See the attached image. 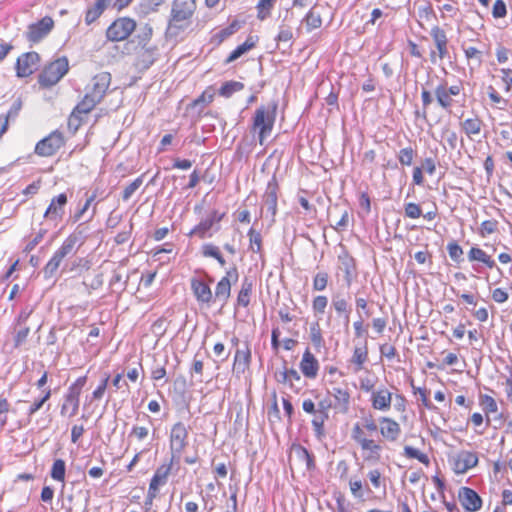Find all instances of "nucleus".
<instances>
[{"label": "nucleus", "mask_w": 512, "mask_h": 512, "mask_svg": "<svg viewBox=\"0 0 512 512\" xmlns=\"http://www.w3.org/2000/svg\"><path fill=\"white\" fill-rule=\"evenodd\" d=\"M368 361V346L364 342L361 346H355L353 355L349 359V368L353 373H358L364 368V364Z\"/></svg>", "instance_id": "obj_21"}, {"label": "nucleus", "mask_w": 512, "mask_h": 512, "mask_svg": "<svg viewBox=\"0 0 512 512\" xmlns=\"http://www.w3.org/2000/svg\"><path fill=\"white\" fill-rule=\"evenodd\" d=\"M66 465L64 460L56 459L52 465L51 469V477L56 481H64L65 478Z\"/></svg>", "instance_id": "obj_48"}, {"label": "nucleus", "mask_w": 512, "mask_h": 512, "mask_svg": "<svg viewBox=\"0 0 512 512\" xmlns=\"http://www.w3.org/2000/svg\"><path fill=\"white\" fill-rule=\"evenodd\" d=\"M309 337L316 349H320L324 345L322 331L318 322H314L310 325Z\"/></svg>", "instance_id": "obj_45"}, {"label": "nucleus", "mask_w": 512, "mask_h": 512, "mask_svg": "<svg viewBox=\"0 0 512 512\" xmlns=\"http://www.w3.org/2000/svg\"><path fill=\"white\" fill-rule=\"evenodd\" d=\"M339 260L341 261V264L343 266V270L345 272V278L348 283H350L353 272H354V260L352 257L348 256L347 254L343 256H339Z\"/></svg>", "instance_id": "obj_52"}, {"label": "nucleus", "mask_w": 512, "mask_h": 512, "mask_svg": "<svg viewBox=\"0 0 512 512\" xmlns=\"http://www.w3.org/2000/svg\"><path fill=\"white\" fill-rule=\"evenodd\" d=\"M478 454L474 451L460 450L449 457V464L455 474H464L478 465Z\"/></svg>", "instance_id": "obj_6"}, {"label": "nucleus", "mask_w": 512, "mask_h": 512, "mask_svg": "<svg viewBox=\"0 0 512 512\" xmlns=\"http://www.w3.org/2000/svg\"><path fill=\"white\" fill-rule=\"evenodd\" d=\"M239 278L236 266L231 267L226 271V275L220 279L215 288V300L226 303L230 297L231 284L236 282Z\"/></svg>", "instance_id": "obj_12"}, {"label": "nucleus", "mask_w": 512, "mask_h": 512, "mask_svg": "<svg viewBox=\"0 0 512 512\" xmlns=\"http://www.w3.org/2000/svg\"><path fill=\"white\" fill-rule=\"evenodd\" d=\"M305 24L306 30L311 32L312 30L318 29L322 25V17L317 7H312L302 20Z\"/></svg>", "instance_id": "obj_32"}, {"label": "nucleus", "mask_w": 512, "mask_h": 512, "mask_svg": "<svg viewBox=\"0 0 512 512\" xmlns=\"http://www.w3.org/2000/svg\"><path fill=\"white\" fill-rule=\"evenodd\" d=\"M137 27L136 21L130 17L115 19L106 30V38L111 42L128 39Z\"/></svg>", "instance_id": "obj_5"}, {"label": "nucleus", "mask_w": 512, "mask_h": 512, "mask_svg": "<svg viewBox=\"0 0 512 512\" xmlns=\"http://www.w3.org/2000/svg\"><path fill=\"white\" fill-rule=\"evenodd\" d=\"M66 268L70 272L88 270L90 268V262L85 258H75L65 265L64 269Z\"/></svg>", "instance_id": "obj_50"}, {"label": "nucleus", "mask_w": 512, "mask_h": 512, "mask_svg": "<svg viewBox=\"0 0 512 512\" xmlns=\"http://www.w3.org/2000/svg\"><path fill=\"white\" fill-rule=\"evenodd\" d=\"M330 394L335 400L334 407L341 413H347L350 406V393L348 389L333 387Z\"/></svg>", "instance_id": "obj_26"}, {"label": "nucleus", "mask_w": 512, "mask_h": 512, "mask_svg": "<svg viewBox=\"0 0 512 512\" xmlns=\"http://www.w3.org/2000/svg\"><path fill=\"white\" fill-rule=\"evenodd\" d=\"M468 260L470 262H480L489 269L495 268L496 262L484 250L478 247H472L468 252Z\"/></svg>", "instance_id": "obj_28"}, {"label": "nucleus", "mask_w": 512, "mask_h": 512, "mask_svg": "<svg viewBox=\"0 0 512 512\" xmlns=\"http://www.w3.org/2000/svg\"><path fill=\"white\" fill-rule=\"evenodd\" d=\"M404 455L411 459H417L423 464H429L428 456L412 446L404 447Z\"/></svg>", "instance_id": "obj_51"}, {"label": "nucleus", "mask_w": 512, "mask_h": 512, "mask_svg": "<svg viewBox=\"0 0 512 512\" xmlns=\"http://www.w3.org/2000/svg\"><path fill=\"white\" fill-rule=\"evenodd\" d=\"M277 0H259L257 9V18L261 21L267 19L271 15V11L274 8Z\"/></svg>", "instance_id": "obj_43"}, {"label": "nucleus", "mask_w": 512, "mask_h": 512, "mask_svg": "<svg viewBox=\"0 0 512 512\" xmlns=\"http://www.w3.org/2000/svg\"><path fill=\"white\" fill-rule=\"evenodd\" d=\"M461 125L466 135L470 137L481 132L483 122L478 117H474L466 119Z\"/></svg>", "instance_id": "obj_41"}, {"label": "nucleus", "mask_w": 512, "mask_h": 512, "mask_svg": "<svg viewBox=\"0 0 512 512\" xmlns=\"http://www.w3.org/2000/svg\"><path fill=\"white\" fill-rule=\"evenodd\" d=\"M248 237H249V248L254 253H260L262 250V237L259 232H257L255 229L251 228L248 231Z\"/></svg>", "instance_id": "obj_49"}, {"label": "nucleus", "mask_w": 512, "mask_h": 512, "mask_svg": "<svg viewBox=\"0 0 512 512\" xmlns=\"http://www.w3.org/2000/svg\"><path fill=\"white\" fill-rule=\"evenodd\" d=\"M81 391L72 385L68 388V391L65 395L66 402H71V411L69 414V417H73L77 414L79 409V397H80Z\"/></svg>", "instance_id": "obj_42"}, {"label": "nucleus", "mask_w": 512, "mask_h": 512, "mask_svg": "<svg viewBox=\"0 0 512 512\" xmlns=\"http://www.w3.org/2000/svg\"><path fill=\"white\" fill-rule=\"evenodd\" d=\"M173 461L169 464H164L158 467L149 484V498L154 499L157 496L160 486L167 482V478L170 474Z\"/></svg>", "instance_id": "obj_18"}, {"label": "nucleus", "mask_w": 512, "mask_h": 512, "mask_svg": "<svg viewBox=\"0 0 512 512\" xmlns=\"http://www.w3.org/2000/svg\"><path fill=\"white\" fill-rule=\"evenodd\" d=\"M328 274L326 272H318L313 278V290L323 291L328 284Z\"/></svg>", "instance_id": "obj_56"}, {"label": "nucleus", "mask_w": 512, "mask_h": 512, "mask_svg": "<svg viewBox=\"0 0 512 512\" xmlns=\"http://www.w3.org/2000/svg\"><path fill=\"white\" fill-rule=\"evenodd\" d=\"M334 212H339L341 217L340 220L335 223V225H332L333 229L336 231H343L347 228L349 223V213L346 209L342 210L339 205H335L332 210H329L328 216L331 217V215Z\"/></svg>", "instance_id": "obj_44"}, {"label": "nucleus", "mask_w": 512, "mask_h": 512, "mask_svg": "<svg viewBox=\"0 0 512 512\" xmlns=\"http://www.w3.org/2000/svg\"><path fill=\"white\" fill-rule=\"evenodd\" d=\"M366 438L368 437L365 430L359 424H355L352 428V439L360 445Z\"/></svg>", "instance_id": "obj_63"}, {"label": "nucleus", "mask_w": 512, "mask_h": 512, "mask_svg": "<svg viewBox=\"0 0 512 512\" xmlns=\"http://www.w3.org/2000/svg\"><path fill=\"white\" fill-rule=\"evenodd\" d=\"M40 57L36 52H28L21 55L16 62L17 76L27 77L37 69Z\"/></svg>", "instance_id": "obj_17"}, {"label": "nucleus", "mask_w": 512, "mask_h": 512, "mask_svg": "<svg viewBox=\"0 0 512 512\" xmlns=\"http://www.w3.org/2000/svg\"><path fill=\"white\" fill-rule=\"evenodd\" d=\"M277 192L278 185L275 180H271L268 182L265 193L263 195V208L261 213L268 217H270V222L273 223L275 221V216L277 213Z\"/></svg>", "instance_id": "obj_11"}, {"label": "nucleus", "mask_w": 512, "mask_h": 512, "mask_svg": "<svg viewBox=\"0 0 512 512\" xmlns=\"http://www.w3.org/2000/svg\"><path fill=\"white\" fill-rule=\"evenodd\" d=\"M497 224L498 222L496 220H486L482 222L480 226V234L485 236L494 233L497 229Z\"/></svg>", "instance_id": "obj_62"}, {"label": "nucleus", "mask_w": 512, "mask_h": 512, "mask_svg": "<svg viewBox=\"0 0 512 512\" xmlns=\"http://www.w3.org/2000/svg\"><path fill=\"white\" fill-rule=\"evenodd\" d=\"M143 177L144 175L139 176L136 178L133 182H131L128 186H126L122 193V199L124 201H128L131 196L135 193L136 190L139 189V187L143 183Z\"/></svg>", "instance_id": "obj_54"}, {"label": "nucleus", "mask_w": 512, "mask_h": 512, "mask_svg": "<svg viewBox=\"0 0 512 512\" xmlns=\"http://www.w3.org/2000/svg\"><path fill=\"white\" fill-rule=\"evenodd\" d=\"M292 452L295 454L297 460L305 465L308 471L315 468L314 456L310 454L305 447L301 445L294 446Z\"/></svg>", "instance_id": "obj_33"}, {"label": "nucleus", "mask_w": 512, "mask_h": 512, "mask_svg": "<svg viewBox=\"0 0 512 512\" xmlns=\"http://www.w3.org/2000/svg\"><path fill=\"white\" fill-rule=\"evenodd\" d=\"M313 415L312 427L314 434L318 439H322L325 436L324 423L329 418V414H323L316 411Z\"/></svg>", "instance_id": "obj_39"}, {"label": "nucleus", "mask_w": 512, "mask_h": 512, "mask_svg": "<svg viewBox=\"0 0 512 512\" xmlns=\"http://www.w3.org/2000/svg\"><path fill=\"white\" fill-rule=\"evenodd\" d=\"M328 305V299L324 295L316 296L312 301V310L315 315L323 314Z\"/></svg>", "instance_id": "obj_55"}, {"label": "nucleus", "mask_w": 512, "mask_h": 512, "mask_svg": "<svg viewBox=\"0 0 512 512\" xmlns=\"http://www.w3.org/2000/svg\"><path fill=\"white\" fill-rule=\"evenodd\" d=\"M367 478L370 481L371 485L375 489L383 488L384 492L386 491V483L385 478L382 476L379 469H372L368 471Z\"/></svg>", "instance_id": "obj_47"}, {"label": "nucleus", "mask_w": 512, "mask_h": 512, "mask_svg": "<svg viewBox=\"0 0 512 512\" xmlns=\"http://www.w3.org/2000/svg\"><path fill=\"white\" fill-rule=\"evenodd\" d=\"M293 39V31L291 27L287 25H280L279 27V33L276 37V40L278 42H290Z\"/></svg>", "instance_id": "obj_58"}, {"label": "nucleus", "mask_w": 512, "mask_h": 512, "mask_svg": "<svg viewBox=\"0 0 512 512\" xmlns=\"http://www.w3.org/2000/svg\"><path fill=\"white\" fill-rule=\"evenodd\" d=\"M458 499L462 507L468 512H477L482 508V499L472 488L461 487L458 492Z\"/></svg>", "instance_id": "obj_14"}, {"label": "nucleus", "mask_w": 512, "mask_h": 512, "mask_svg": "<svg viewBox=\"0 0 512 512\" xmlns=\"http://www.w3.org/2000/svg\"><path fill=\"white\" fill-rule=\"evenodd\" d=\"M111 83V75L108 72H100L92 79V89L89 92L96 98L102 100Z\"/></svg>", "instance_id": "obj_20"}, {"label": "nucleus", "mask_w": 512, "mask_h": 512, "mask_svg": "<svg viewBox=\"0 0 512 512\" xmlns=\"http://www.w3.org/2000/svg\"><path fill=\"white\" fill-rule=\"evenodd\" d=\"M251 352L248 346L245 349H237L234 357L233 372L243 374L250 365Z\"/></svg>", "instance_id": "obj_27"}, {"label": "nucleus", "mask_w": 512, "mask_h": 512, "mask_svg": "<svg viewBox=\"0 0 512 512\" xmlns=\"http://www.w3.org/2000/svg\"><path fill=\"white\" fill-rule=\"evenodd\" d=\"M507 14L506 4L503 0H496L493 5L492 15L494 18H503Z\"/></svg>", "instance_id": "obj_61"}, {"label": "nucleus", "mask_w": 512, "mask_h": 512, "mask_svg": "<svg viewBox=\"0 0 512 512\" xmlns=\"http://www.w3.org/2000/svg\"><path fill=\"white\" fill-rule=\"evenodd\" d=\"M415 157V151L412 147L402 148L397 155V158L401 165L410 166Z\"/></svg>", "instance_id": "obj_53"}, {"label": "nucleus", "mask_w": 512, "mask_h": 512, "mask_svg": "<svg viewBox=\"0 0 512 512\" xmlns=\"http://www.w3.org/2000/svg\"><path fill=\"white\" fill-rule=\"evenodd\" d=\"M19 330L16 331L15 337H14V346L19 347L21 346L27 339L30 328L26 325L19 326Z\"/></svg>", "instance_id": "obj_59"}, {"label": "nucleus", "mask_w": 512, "mask_h": 512, "mask_svg": "<svg viewBox=\"0 0 512 512\" xmlns=\"http://www.w3.org/2000/svg\"><path fill=\"white\" fill-rule=\"evenodd\" d=\"M479 404L486 415L487 424L490 423L489 414L498 411V405L495 399L489 395L482 394L479 396Z\"/></svg>", "instance_id": "obj_37"}, {"label": "nucleus", "mask_w": 512, "mask_h": 512, "mask_svg": "<svg viewBox=\"0 0 512 512\" xmlns=\"http://www.w3.org/2000/svg\"><path fill=\"white\" fill-rule=\"evenodd\" d=\"M438 104L445 110H450L453 105L452 96L446 91V85L440 84L435 89Z\"/></svg>", "instance_id": "obj_36"}, {"label": "nucleus", "mask_w": 512, "mask_h": 512, "mask_svg": "<svg viewBox=\"0 0 512 512\" xmlns=\"http://www.w3.org/2000/svg\"><path fill=\"white\" fill-rule=\"evenodd\" d=\"M360 447L363 451H367L369 454L365 457L366 460H379L380 452L382 451V446L379 442L366 438L361 444Z\"/></svg>", "instance_id": "obj_34"}, {"label": "nucleus", "mask_w": 512, "mask_h": 512, "mask_svg": "<svg viewBox=\"0 0 512 512\" xmlns=\"http://www.w3.org/2000/svg\"><path fill=\"white\" fill-rule=\"evenodd\" d=\"M165 0H143L141 7L144 13H150L157 10V8L164 3Z\"/></svg>", "instance_id": "obj_64"}, {"label": "nucleus", "mask_w": 512, "mask_h": 512, "mask_svg": "<svg viewBox=\"0 0 512 512\" xmlns=\"http://www.w3.org/2000/svg\"><path fill=\"white\" fill-rule=\"evenodd\" d=\"M277 103L271 102L267 105H262L255 110L252 119V130L258 132V139L260 145H263L265 139L272 133L276 114H277Z\"/></svg>", "instance_id": "obj_3"}, {"label": "nucleus", "mask_w": 512, "mask_h": 512, "mask_svg": "<svg viewBox=\"0 0 512 512\" xmlns=\"http://www.w3.org/2000/svg\"><path fill=\"white\" fill-rule=\"evenodd\" d=\"M191 289L198 302L209 305L213 301L212 291L203 280L193 278L191 280Z\"/></svg>", "instance_id": "obj_24"}, {"label": "nucleus", "mask_w": 512, "mask_h": 512, "mask_svg": "<svg viewBox=\"0 0 512 512\" xmlns=\"http://www.w3.org/2000/svg\"><path fill=\"white\" fill-rule=\"evenodd\" d=\"M68 202L67 195L65 193H61L58 196H55L51 199V202L44 213V218L50 221H54L58 223L62 220L65 206Z\"/></svg>", "instance_id": "obj_15"}, {"label": "nucleus", "mask_w": 512, "mask_h": 512, "mask_svg": "<svg viewBox=\"0 0 512 512\" xmlns=\"http://www.w3.org/2000/svg\"><path fill=\"white\" fill-rule=\"evenodd\" d=\"M244 88V84L242 82L238 81H227L225 82L220 90L219 95L229 98L231 97L235 92L241 91Z\"/></svg>", "instance_id": "obj_46"}, {"label": "nucleus", "mask_w": 512, "mask_h": 512, "mask_svg": "<svg viewBox=\"0 0 512 512\" xmlns=\"http://www.w3.org/2000/svg\"><path fill=\"white\" fill-rule=\"evenodd\" d=\"M69 62L66 57H60L49 63L40 73L38 82L43 87L57 84L68 72Z\"/></svg>", "instance_id": "obj_4"}, {"label": "nucleus", "mask_w": 512, "mask_h": 512, "mask_svg": "<svg viewBox=\"0 0 512 512\" xmlns=\"http://www.w3.org/2000/svg\"><path fill=\"white\" fill-rule=\"evenodd\" d=\"M83 240L78 233H71L62 242L61 246L53 253L50 260L44 266L42 273L45 279L54 277L61 266L63 260L77 252Z\"/></svg>", "instance_id": "obj_2"}, {"label": "nucleus", "mask_w": 512, "mask_h": 512, "mask_svg": "<svg viewBox=\"0 0 512 512\" xmlns=\"http://www.w3.org/2000/svg\"><path fill=\"white\" fill-rule=\"evenodd\" d=\"M371 405L375 410L388 411L391 408L392 393L385 387L371 393Z\"/></svg>", "instance_id": "obj_19"}, {"label": "nucleus", "mask_w": 512, "mask_h": 512, "mask_svg": "<svg viewBox=\"0 0 512 512\" xmlns=\"http://www.w3.org/2000/svg\"><path fill=\"white\" fill-rule=\"evenodd\" d=\"M64 145V136L58 130L53 131L47 137L40 140L35 147V153L39 156H52Z\"/></svg>", "instance_id": "obj_8"}, {"label": "nucleus", "mask_w": 512, "mask_h": 512, "mask_svg": "<svg viewBox=\"0 0 512 512\" xmlns=\"http://www.w3.org/2000/svg\"><path fill=\"white\" fill-rule=\"evenodd\" d=\"M380 422V433L383 438L388 441H396L401 434V427L398 422L388 417H381Z\"/></svg>", "instance_id": "obj_22"}, {"label": "nucleus", "mask_w": 512, "mask_h": 512, "mask_svg": "<svg viewBox=\"0 0 512 512\" xmlns=\"http://www.w3.org/2000/svg\"><path fill=\"white\" fill-rule=\"evenodd\" d=\"M430 35L438 51V57L442 60L448 56V39L446 33L439 26H434L431 29Z\"/></svg>", "instance_id": "obj_25"}, {"label": "nucleus", "mask_w": 512, "mask_h": 512, "mask_svg": "<svg viewBox=\"0 0 512 512\" xmlns=\"http://www.w3.org/2000/svg\"><path fill=\"white\" fill-rule=\"evenodd\" d=\"M348 486L352 497L364 502L373 494L371 487L358 475H352L348 480Z\"/></svg>", "instance_id": "obj_16"}, {"label": "nucleus", "mask_w": 512, "mask_h": 512, "mask_svg": "<svg viewBox=\"0 0 512 512\" xmlns=\"http://www.w3.org/2000/svg\"><path fill=\"white\" fill-rule=\"evenodd\" d=\"M447 251H448L450 258L453 261L459 262L462 260L463 249L456 242L449 243L447 245Z\"/></svg>", "instance_id": "obj_57"}, {"label": "nucleus", "mask_w": 512, "mask_h": 512, "mask_svg": "<svg viewBox=\"0 0 512 512\" xmlns=\"http://www.w3.org/2000/svg\"><path fill=\"white\" fill-rule=\"evenodd\" d=\"M253 290V280L245 277L241 284V289L237 296V304L239 306L247 307L250 303V297Z\"/></svg>", "instance_id": "obj_31"}, {"label": "nucleus", "mask_w": 512, "mask_h": 512, "mask_svg": "<svg viewBox=\"0 0 512 512\" xmlns=\"http://www.w3.org/2000/svg\"><path fill=\"white\" fill-rule=\"evenodd\" d=\"M106 3L107 1L105 0H96L95 4L88 8L85 15V22L87 25L92 24L101 16L106 8Z\"/></svg>", "instance_id": "obj_35"}, {"label": "nucleus", "mask_w": 512, "mask_h": 512, "mask_svg": "<svg viewBox=\"0 0 512 512\" xmlns=\"http://www.w3.org/2000/svg\"><path fill=\"white\" fill-rule=\"evenodd\" d=\"M300 370L303 375L309 379H314L318 375L319 362L309 349H307L302 356Z\"/></svg>", "instance_id": "obj_23"}, {"label": "nucleus", "mask_w": 512, "mask_h": 512, "mask_svg": "<svg viewBox=\"0 0 512 512\" xmlns=\"http://www.w3.org/2000/svg\"><path fill=\"white\" fill-rule=\"evenodd\" d=\"M101 100H96L95 97H93L92 94L87 93L84 97V99L75 107L72 116H74L76 113L78 114H87L89 113L97 103H99Z\"/></svg>", "instance_id": "obj_38"}, {"label": "nucleus", "mask_w": 512, "mask_h": 512, "mask_svg": "<svg viewBox=\"0 0 512 512\" xmlns=\"http://www.w3.org/2000/svg\"><path fill=\"white\" fill-rule=\"evenodd\" d=\"M195 10V0H174L166 33L170 36H177L186 30L191 25Z\"/></svg>", "instance_id": "obj_1"}, {"label": "nucleus", "mask_w": 512, "mask_h": 512, "mask_svg": "<svg viewBox=\"0 0 512 512\" xmlns=\"http://www.w3.org/2000/svg\"><path fill=\"white\" fill-rule=\"evenodd\" d=\"M405 215L408 218L416 219L422 215V210L418 204L410 202L405 205Z\"/></svg>", "instance_id": "obj_60"}, {"label": "nucleus", "mask_w": 512, "mask_h": 512, "mask_svg": "<svg viewBox=\"0 0 512 512\" xmlns=\"http://www.w3.org/2000/svg\"><path fill=\"white\" fill-rule=\"evenodd\" d=\"M152 36L153 28L149 24H145L139 28L137 34L129 43L135 44V46H150L152 45Z\"/></svg>", "instance_id": "obj_29"}, {"label": "nucleus", "mask_w": 512, "mask_h": 512, "mask_svg": "<svg viewBox=\"0 0 512 512\" xmlns=\"http://www.w3.org/2000/svg\"><path fill=\"white\" fill-rule=\"evenodd\" d=\"M54 26V21L51 17H44L36 23L28 26L26 38L28 41L37 43L46 37Z\"/></svg>", "instance_id": "obj_13"}, {"label": "nucleus", "mask_w": 512, "mask_h": 512, "mask_svg": "<svg viewBox=\"0 0 512 512\" xmlns=\"http://www.w3.org/2000/svg\"><path fill=\"white\" fill-rule=\"evenodd\" d=\"M331 306L338 316H342L343 314H351L352 311L348 299L340 292L332 295Z\"/></svg>", "instance_id": "obj_30"}, {"label": "nucleus", "mask_w": 512, "mask_h": 512, "mask_svg": "<svg viewBox=\"0 0 512 512\" xmlns=\"http://www.w3.org/2000/svg\"><path fill=\"white\" fill-rule=\"evenodd\" d=\"M135 62L134 65L140 71L149 69L157 59L158 48L155 45L135 46Z\"/></svg>", "instance_id": "obj_9"}, {"label": "nucleus", "mask_w": 512, "mask_h": 512, "mask_svg": "<svg viewBox=\"0 0 512 512\" xmlns=\"http://www.w3.org/2000/svg\"><path fill=\"white\" fill-rule=\"evenodd\" d=\"M188 431L182 422H177L173 425L170 432V450L171 459L179 460L182 452L188 445Z\"/></svg>", "instance_id": "obj_7"}, {"label": "nucleus", "mask_w": 512, "mask_h": 512, "mask_svg": "<svg viewBox=\"0 0 512 512\" xmlns=\"http://www.w3.org/2000/svg\"><path fill=\"white\" fill-rule=\"evenodd\" d=\"M255 46V41L252 37H248L246 41L239 45L236 49H234L228 58L226 59V63H231L241 57L243 54L251 50Z\"/></svg>", "instance_id": "obj_40"}, {"label": "nucleus", "mask_w": 512, "mask_h": 512, "mask_svg": "<svg viewBox=\"0 0 512 512\" xmlns=\"http://www.w3.org/2000/svg\"><path fill=\"white\" fill-rule=\"evenodd\" d=\"M223 217L224 213H220L217 210H213L207 215L205 219L201 220L200 223L192 229L190 235H196L201 239L210 237L212 235V233H210V230L215 227V231H218V224Z\"/></svg>", "instance_id": "obj_10"}]
</instances>
